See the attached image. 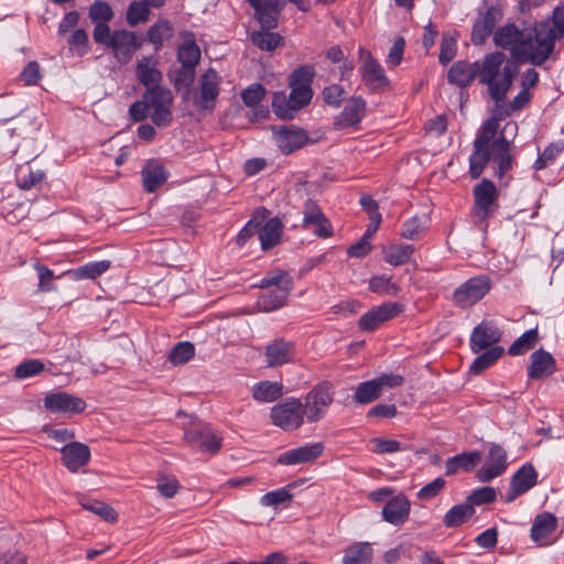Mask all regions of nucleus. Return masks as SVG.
<instances>
[{
  "mask_svg": "<svg viewBox=\"0 0 564 564\" xmlns=\"http://www.w3.org/2000/svg\"><path fill=\"white\" fill-rule=\"evenodd\" d=\"M564 37V3L556 6L544 20L533 22L527 29L514 23L498 28L492 35L496 46L509 51L518 63L533 66L544 64L554 53L556 41Z\"/></svg>",
  "mask_w": 564,
  "mask_h": 564,
  "instance_id": "1",
  "label": "nucleus"
},
{
  "mask_svg": "<svg viewBox=\"0 0 564 564\" xmlns=\"http://www.w3.org/2000/svg\"><path fill=\"white\" fill-rule=\"evenodd\" d=\"M506 115L507 112L498 108L495 116L486 120L475 139L474 151L469 158V173L473 178L480 176L489 160L498 165L499 176H502L511 167L509 141L503 135L496 138L499 120Z\"/></svg>",
  "mask_w": 564,
  "mask_h": 564,
  "instance_id": "2",
  "label": "nucleus"
},
{
  "mask_svg": "<svg viewBox=\"0 0 564 564\" xmlns=\"http://www.w3.org/2000/svg\"><path fill=\"white\" fill-rule=\"evenodd\" d=\"M505 58L501 52H494L487 54L480 63L476 62L480 83L488 86L489 95L497 102L506 97L516 72L510 63H505Z\"/></svg>",
  "mask_w": 564,
  "mask_h": 564,
  "instance_id": "3",
  "label": "nucleus"
},
{
  "mask_svg": "<svg viewBox=\"0 0 564 564\" xmlns=\"http://www.w3.org/2000/svg\"><path fill=\"white\" fill-rule=\"evenodd\" d=\"M95 42L111 48L115 57L121 64L131 61L133 54L141 47L137 35L127 30H117L110 32V28L105 23H97L94 29Z\"/></svg>",
  "mask_w": 564,
  "mask_h": 564,
  "instance_id": "4",
  "label": "nucleus"
},
{
  "mask_svg": "<svg viewBox=\"0 0 564 564\" xmlns=\"http://www.w3.org/2000/svg\"><path fill=\"white\" fill-rule=\"evenodd\" d=\"M220 77L213 68L205 70L197 83V86L191 88L185 99H191L193 105L200 110H213L216 105V99L219 95Z\"/></svg>",
  "mask_w": 564,
  "mask_h": 564,
  "instance_id": "5",
  "label": "nucleus"
},
{
  "mask_svg": "<svg viewBox=\"0 0 564 564\" xmlns=\"http://www.w3.org/2000/svg\"><path fill=\"white\" fill-rule=\"evenodd\" d=\"M145 100L149 107V117L158 127H166L172 122L173 94L165 87L147 89Z\"/></svg>",
  "mask_w": 564,
  "mask_h": 564,
  "instance_id": "6",
  "label": "nucleus"
},
{
  "mask_svg": "<svg viewBox=\"0 0 564 564\" xmlns=\"http://www.w3.org/2000/svg\"><path fill=\"white\" fill-rule=\"evenodd\" d=\"M334 400V386L324 381L316 384L306 395L303 412L310 423L318 422L327 413Z\"/></svg>",
  "mask_w": 564,
  "mask_h": 564,
  "instance_id": "7",
  "label": "nucleus"
},
{
  "mask_svg": "<svg viewBox=\"0 0 564 564\" xmlns=\"http://www.w3.org/2000/svg\"><path fill=\"white\" fill-rule=\"evenodd\" d=\"M110 267V262L102 260L98 262H90L85 265L77 268L76 270H68L61 274H56L54 271L43 267L35 265V271L37 273L39 282H48L54 279H64V280H95L99 278L104 272H106Z\"/></svg>",
  "mask_w": 564,
  "mask_h": 564,
  "instance_id": "8",
  "label": "nucleus"
},
{
  "mask_svg": "<svg viewBox=\"0 0 564 564\" xmlns=\"http://www.w3.org/2000/svg\"><path fill=\"white\" fill-rule=\"evenodd\" d=\"M314 75V68L307 65L300 66L291 73L289 85L291 87V102L294 105L293 109L299 111L312 100L313 91L311 84Z\"/></svg>",
  "mask_w": 564,
  "mask_h": 564,
  "instance_id": "9",
  "label": "nucleus"
},
{
  "mask_svg": "<svg viewBox=\"0 0 564 564\" xmlns=\"http://www.w3.org/2000/svg\"><path fill=\"white\" fill-rule=\"evenodd\" d=\"M403 383V377L394 373H383L372 380L360 383L355 391V400L368 404L380 398L384 388H395Z\"/></svg>",
  "mask_w": 564,
  "mask_h": 564,
  "instance_id": "10",
  "label": "nucleus"
},
{
  "mask_svg": "<svg viewBox=\"0 0 564 564\" xmlns=\"http://www.w3.org/2000/svg\"><path fill=\"white\" fill-rule=\"evenodd\" d=\"M358 53L360 59L359 72L365 85L370 90H384L389 88L390 82L380 63L364 47H360Z\"/></svg>",
  "mask_w": 564,
  "mask_h": 564,
  "instance_id": "11",
  "label": "nucleus"
},
{
  "mask_svg": "<svg viewBox=\"0 0 564 564\" xmlns=\"http://www.w3.org/2000/svg\"><path fill=\"white\" fill-rule=\"evenodd\" d=\"M303 403L295 398L285 400L271 409L272 423L284 431L299 429L303 423Z\"/></svg>",
  "mask_w": 564,
  "mask_h": 564,
  "instance_id": "12",
  "label": "nucleus"
},
{
  "mask_svg": "<svg viewBox=\"0 0 564 564\" xmlns=\"http://www.w3.org/2000/svg\"><path fill=\"white\" fill-rule=\"evenodd\" d=\"M272 132L276 147L284 154L303 148L310 141L307 132L295 126H274Z\"/></svg>",
  "mask_w": 564,
  "mask_h": 564,
  "instance_id": "13",
  "label": "nucleus"
},
{
  "mask_svg": "<svg viewBox=\"0 0 564 564\" xmlns=\"http://www.w3.org/2000/svg\"><path fill=\"white\" fill-rule=\"evenodd\" d=\"M501 330L494 321H482L471 332L470 349L479 354L491 347H498L496 344L501 339Z\"/></svg>",
  "mask_w": 564,
  "mask_h": 564,
  "instance_id": "14",
  "label": "nucleus"
},
{
  "mask_svg": "<svg viewBox=\"0 0 564 564\" xmlns=\"http://www.w3.org/2000/svg\"><path fill=\"white\" fill-rule=\"evenodd\" d=\"M44 406L52 413L74 414L82 413L86 409V402L67 392H55L45 397Z\"/></svg>",
  "mask_w": 564,
  "mask_h": 564,
  "instance_id": "15",
  "label": "nucleus"
},
{
  "mask_svg": "<svg viewBox=\"0 0 564 564\" xmlns=\"http://www.w3.org/2000/svg\"><path fill=\"white\" fill-rule=\"evenodd\" d=\"M507 468L506 451L497 444H491L485 465L477 471L480 481H489L501 475Z\"/></svg>",
  "mask_w": 564,
  "mask_h": 564,
  "instance_id": "16",
  "label": "nucleus"
},
{
  "mask_svg": "<svg viewBox=\"0 0 564 564\" xmlns=\"http://www.w3.org/2000/svg\"><path fill=\"white\" fill-rule=\"evenodd\" d=\"M324 451L322 443H311L292 448L278 456L276 463L284 466L306 464L318 458Z\"/></svg>",
  "mask_w": 564,
  "mask_h": 564,
  "instance_id": "17",
  "label": "nucleus"
},
{
  "mask_svg": "<svg viewBox=\"0 0 564 564\" xmlns=\"http://www.w3.org/2000/svg\"><path fill=\"white\" fill-rule=\"evenodd\" d=\"M186 442L196 451L215 454L221 447V437L209 429H193L185 432Z\"/></svg>",
  "mask_w": 564,
  "mask_h": 564,
  "instance_id": "18",
  "label": "nucleus"
},
{
  "mask_svg": "<svg viewBox=\"0 0 564 564\" xmlns=\"http://www.w3.org/2000/svg\"><path fill=\"white\" fill-rule=\"evenodd\" d=\"M475 206L474 215L479 220L487 218L490 206L497 197V189L492 182L482 180L474 188Z\"/></svg>",
  "mask_w": 564,
  "mask_h": 564,
  "instance_id": "19",
  "label": "nucleus"
},
{
  "mask_svg": "<svg viewBox=\"0 0 564 564\" xmlns=\"http://www.w3.org/2000/svg\"><path fill=\"white\" fill-rule=\"evenodd\" d=\"M398 313L399 308L397 304L383 303L379 306L371 308L359 318V328L366 332L373 330L377 327H379L382 323L397 316Z\"/></svg>",
  "mask_w": 564,
  "mask_h": 564,
  "instance_id": "20",
  "label": "nucleus"
},
{
  "mask_svg": "<svg viewBox=\"0 0 564 564\" xmlns=\"http://www.w3.org/2000/svg\"><path fill=\"white\" fill-rule=\"evenodd\" d=\"M557 528V519L551 512L538 514L532 523L531 539L540 546L552 543L551 535Z\"/></svg>",
  "mask_w": 564,
  "mask_h": 564,
  "instance_id": "21",
  "label": "nucleus"
},
{
  "mask_svg": "<svg viewBox=\"0 0 564 564\" xmlns=\"http://www.w3.org/2000/svg\"><path fill=\"white\" fill-rule=\"evenodd\" d=\"M536 471L531 465L522 466L511 479L505 497L506 502H512L518 496L531 489L536 482Z\"/></svg>",
  "mask_w": 564,
  "mask_h": 564,
  "instance_id": "22",
  "label": "nucleus"
},
{
  "mask_svg": "<svg viewBox=\"0 0 564 564\" xmlns=\"http://www.w3.org/2000/svg\"><path fill=\"white\" fill-rule=\"evenodd\" d=\"M411 510L410 500L402 494L391 498L382 509V518L384 521L401 525L409 520Z\"/></svg>",
  "mask_w": 564,
  "mask_h": 564,
  "instance_id": "23",
  "label": "nucleus"
},
{
  "mask_svg": "<svg viewBox=\"0 0 564 564\" xmlns=\"http://www.w3.org/2000/svg\"><path fill=\"white\" fill-rule=\"evenodd\" d=\"M62 460L65 467L76 473L79 468L87 465L90 459V451L87 445L78 442H70L61 448Z\"/></svg>",
  "mask_w": 564,
  "mask_h": 564,
  "instance_id": "24",
  "label": "nucleus"
},
{
  "mask_svg": "<svg viewBox=\"0 0 564 564\" xmlns=\"http://www.w3.org/2000/svg\"><path fill=\"white\" fill-rule=\"evenodd\" d=\"M288 295V284H262L258 305L262 311L270 312L281 307Z\"/></svg>",
  "mask_w": 564,
  "mask_h": 564,
  "instance_id": "25",
  "label": "nucleus"
},
{
  "mask_svg": "<svg viewBox=\"0 0 564 564\" xmlns=\"http://www.w3.org/2000/svg\"><path fill=\"white\" fill-rule=\"evenodd\" d=\"M501 19V12L495 8H489L486 12L479 14L475 21L471 32V41L475 45L484 44L487 37L495 31L494 28Z\"/></svg>",
  "mask_w": 564,
  "mask_h": 564,
  "instance_id": "26",
  "label": "nucleus"
},
{
  "mask_svg": "<svg viewBox=\"0 0 564 564\" xmlns=\"http://www.w3.org/2000/svg\"><path fill=\"white\" fill-rule=\"evenodd\" d=\"M489 290V284H459L453 293V301L459 307H470L480 301Z\"/></svg>",
  "mask_w": 564,
  "mask_h": 564,
  "instance_id": "27",
  "label": "nucleus"
},
{
  "mask_svg": "<svg viewBox=\"0 0 564 564\" xmlns=\"http://www.w3.org/2000/svg\"><path fill=\"white\" fill-rule=\"evenodd\" d=\"M256 10L262 30H271L278 25L280 12L279 0H247Z\"/></svg>",
  "mask_w": 564,
  "mask_h": 564,
  "instance_id": "28",
  "label": "nucleus"
},
{
  "mask_svg": "<svg viewBox=\"0 0 564 564\" xmlns=\"http://www.w3.org/2000/svg\"><path fill=\"white\" fill-rule=\"evenodd\" d=\"M304 225L314 226V232L323 238L332 236L329 221L322 213L321 208L313 200H307L304 206Z\"/></svg>",
  "mask_w": 564,
  "mask_h": 564,
  "instance_id": "29",
  "label": "nucleus"
},
{
  "mask_svg": "<svg viewBox=\"0 0 564 564\" xmlns=\"http://www.w3.org/2000/svg\"><path fill=\"white\" fill-rule=\"evenodd\" d=\"M366 113V101L361 97L348 100L343 111L336 119V126L340 129L357 126Z\"/></svg>",
  "mask_w": 564,
  "mask_h": 564,
  "instance_id": "30",
  "label": "nucleus"
},
{
  "mask_svg": "<svg viewBox=\"0 0 564 564\" xmlns=\"http://www.w3.org/2000/svg\"><path fill=\"white\" fill-rule=\"evenodd\" d=\"M135 74L138 79L147 89L152 87H161L163 76L158 68V61L154 57H143L137 63Z\"/></svg>",
  "mask_w": 564,
  "mask_h": 564,
  "instance_id": "31",
  "label": "nucleus"
},
{
  "mask_svg": "<svg viewBox=\"0 0 564 564\" xmlns=\"http://www.w3.org/2000/svg\"><path fill=\"white\" fill-rule=\"evenodd\" d=\"M294 348L292 343L276 339L265 348V358L269 367H279L292 360Z\"/></svg>",
  "mask_w": 564,
  "mask_h": 564,
  "instance_id": "32",
  "label": "nucleus"
},
{
  "mask_svg": "<svg viewBox=\"0 0 564 564\" xmlns=\"http://www.w3.org/2000/svg\"><path fill=\"white\" fill-rule=\"evenodd\" d=\"M530 359L529 378L531 379H540L555 371L554 358L543 349L534 351Z\"/></svg>",
  "mask_w": 564,
  "mask_h": 564,
  "instance_id": "33",
  "label": "nucleus"
},
{
  "mask_svg": "<svg viewBox=\"0 0 564 564\" xmlns=\"http://www.w3.org/2000/svg\"><path fill=\"white\" fill-rule=\"evenodd\" d=\"M476 74V63L469 64L464 61H458L449 68L447 78L452 84L466 87L474 80Z\"/></svg>",
  "mask_w": 564,
  "mask_h": 564,
  "instance_id": "34",
  "label": "nucleus"
},
{
  "mask_svg": "<svg viewBox=\"0 0 564 564\" xmlns=\"http://www.w3.org/2000/svg\"><path fill=\"white\" fill-rule=\"evenodd\" d=\"M143 186L148 192H154L163 185L167 178L162 164L150 161L142 170Z\"/></svg>",
  "mask_w": 564,
  "mask_h": 564,
  "instance_id": "35",
  "label": "nucleus"
},
{
  "mask_svg": "<svg viewBox=\"0 0 564 564\" xmlns=\"http://www.w3.org/2000/svg\"><path fill=\"white\" fill-rule=\"evenodd\" d=\"M282 383L268 380L256 383L251 389L252 398L258 402H274L282 395Z\"/></svg>",
  "mask_w": 564,
  "mask_h": 564,
  "instance_id": "36",
  "label": "nucleus"
},
{
  "mask_svg": "<svg viewBox=\"0 0 564 564\" xmlns=\"http://www.w3.org/2000/svg\"><path fill=\"white\" fill-rule=\"evenodd\" d=\"M414 253V247L404 243H390L382 248V254L386 262L391 265H401L406 263Z\"/></svg>",
  "mask_w": 564,
  "mask_h": 564,
  "instance_id": "37",
  "label": "nucleus"
},
{
  "mask_svg": "<svg viewBox=\"0 0 564 564\" xmlns=\"http://www.w3.org/2000/svg\"><path fill=\"white\" fill-rule=\"evenodd\" d=\"M259 240L261 248L268 250L275 246L281 238L282 223L278 218L269 219L264 226H258Z\"/></svg>",
  "mask_w": 564,
  "mask_h": 564,
  "instance_id": "38",
  "label": "nucleus"
},
{
  "mask_svg": "<svg viewBox=\"0 0 564 564\" xmlns=\"http://www.w3.org/2000/svg\"><path fill=\"white\" fill-rule=\"evenodd\" d=\"M249 39L253 45L265 52H272L284 45L283 36L279 33L270 32V30L254 31L250 33Z\"/></svg>",
  "mask_w": 564,
  "mask_h": 564,
  "instance_id": "39",
  "label": "nucleus"
},
{
  "mask_svg": "<svg viewBox=\"0 0 564 564\" xmlns=\"http://www.w3.org/2000/svg\"><path fill=\"white\" fill-rule=\"evenodd\" d=\"M371 560V545L367 542H359L354 543L345 551L343 564H370Z\"/></svg>",
  "mask_w": 564,
  "mask_h": 564,
  "instance_id": "40",
  "label": "nucleus"
},
{
  "mask_svg": "<svg viewBox=\"0 0 564 564\" xmlns=\"http://www.w3.org/2000/svg\"><path fill=\"white\" fill-rule=\"evenodd\" d=\"M297 487V482H291L283 488L267 492L260 498V503L264 507L276 508L281 505L290 502L293 498L292 489Z\"/></svg>",
  "mask_w": 564,
  "mask_h": 564,
  "instance_id": "41",
  "label": "nucleus"
},
{
  "mask_svg": "<svg viewBox=\"0 0 564 564\" xmlns=\"http://www.w3.org/2000/svg\"><path fill=\"white\" fill-rule=\"evenodd\" d=\"M429 223L426 215L411 217L403 224L401 236L410 240L419 239L427 229Z\"/></svg>",
  "mask_w": 564,
  "mask_h": 564,
  "instance_id": "42",
  "label": "nucleus"
},
{
  "mask_svg": "<svg viewBox=\"0 0 564 564\" xmlns=\"http://www.w3.org/2000/svg\"><path fill=\"white\" fill-rule=\"evenodd\" d=\"M475 510L471 505H457L454 506L443 519L444 525L447 528H454L463 524L474 514Z\"/></svg>",
  "mask_w": 564,
  "mask_h": 564,
  "instance_id": "43",
  "label": "nucleus"
},
{
  "mask_svg": "<svg viewBox=\"0 0 564 564\" xmlns=\"http://www.w3.org/2000/svg\"><path fill=\"white\" fill-rule=\"evenodd\" d=\"M195 68L196 67L181 64L180 68L169 74V77L175 88L177 90H185L184 95H187V91L191 90V86L195 78Z\"/></svg>",
  "mask_w": 564,
  "mask_h": 564,
  "instance_id": "44",
  "label": "nucleus"
},
{
  "mask_svg": "<svg viewBox=\"0 0 564 564\" xmlns=\"http://www.w3.org/2000/svg\"><path fill=\"white\" fill-rule=\"evenodd\" d=\"M173 31L171 24L166 20H161L153 24L148 31V40L159 51L164 41L172 37Z\"/></svg>",
  "mask_w": 564,
  "mask_h": 564,
  "instance_id": "45",
  "label": "nucleus"
},
{
  "mask_svg": "<svg viewBox=\"0 0 564 564\" xmlns=\"http://www.w3.org/2000/svg\"><path fill=\"white\" fill-rule=\"evenodd\" d=\"M177 59L183 65L196 67L200 59V48L193 37H188L178 47Z\"/></svg>",
  "mask_w": 564,
  "mask_h": 564,
  "instance_id": "46",
  "label": "nucleus"
},
{
  "mask_svg": "<svg viewBox=\"0 0 564 564\" xmlns=\"http://www.w3.org/2000/svg\"><path fill=\"white\" fill-rule=\"evenodd\" d=\"M503 354L502 347H491L490 349L484 350L470 365L469 371L474 375L480 373L494 365Z\"/></svg>",
  "mask_w": 564,
  "mask_h": 564,
  "instance_id": "47",
  "label": "nucleus"
},
{
  "mask_svg": "<svg viewBox=\"0 0 564 564\" xmlns=\"http://www.w3.org/2000/svg\"><path fill=\"white\" fill-rule=\"evenodd\" d=\"M291 97H286L283 91H276L272 98L273 112L281 119H293L297 109H293Z\"/></svg>",
  "mask_w": 564,
  "mask_h": 564,
  "instance_id": "48",
  "label": "nucleus"
},
{
  "mask_svg": "<svg viewBox=\"0 0 564 564\" xmlns=\"http://www.w3.org/2000/svg\"><path fill=\"white\" fill-rule=\"evenodd\" d=\"M150 17V7L140 1L130 3L127 10V22L130 26H135L139 23L145 22Z\"/></svg>",
  "mask_w": 564,
  "mask_h": 564,
  "instance_id": "49",
  "label": "nucleus"
},
{
  "mask_svg": "<svg viewBox=\"0 0 564 564\" xmlns=\"http://www.w3.org/2000/svg\"><path fill=\"white\" fill-rule=\"evenodd\" d=\"M195 354V347L189 341H182L174 346L169 355V360L177 366L189 361Z\"/></svg>",
  "mask_w": 564,
  "mask_h": 564,
  "instance_id": "50",
  "label": "nucleus"
},
{
  "mask_svg": "<svg viewBox=\"0 0 564 564\" xmlns=\"http://www.w3.org/2000/svg\"><path fill=\"white\" fill-rule=\"evenodd\" d=\"M538 340L536 329H529L521 335L509 348L511 356H520L531 349Z\"/></svg>",
  "mask_w": 564,
  "mask_h": 564,
  "instance_id": "51",
  "label": "nucleus"
},
{
  "mask_svg": "<svg viewBox=\"0 0 564 564\" xmlns=\"http://www.w3.org/2000/svg\"><path fill=\"white\" fill-rule=\"evenodd\" d=\"M84 509L91 511L108 522L117 521V512L109 505L101 501H80Z\"/></svg>",
  "mask_w": 564,
  "mask_h": 564,
  "instance_id": "52",
  "label": "nucleus"
},
{
  "mask_svg": "<svg viewBox=\"0 0 564 564\" xmlns=\"http://www.w3.org/2000/svg\"><path fill=\"white\" fill-rule=\"evenodd\" d=\"M123 301L137 302L140 304L151 303L149 292H145V286L142 284H126L121 294Z\"/></svg>",
  "mask_w": 564,
  "mask_h": 564,
  "instance_id": "53",
  "label": "nucleus"
},
{
  "mask_svg": "<svg viewBox=\"0 0 564 564\" xmlns=\"http://www.w3.org/2000/svg\"><path fill=\"white\" fill-rule=\"evenodd\" d=\"M267 89L262 84L254 83L241 91V98L247 107H257L265 97Z\"/></svg>",
  "mask_w": 564,
  "mask_h": 564,
  "instance_id": "54",
  "label": "nucleus"
},
{
  "mask_svg": "<svg viewBox=\"0 0 564 564\" xmlns=\"http://www.w3.org/2000/svg\"><path fill=\"white\" fill-rule=\"evenodd\" d=\"M113 17L112 9L110 6L105 1H97L95 2L89 11V18L97 23H105L107 24L108 21H110Z\"/></svg>",
  "mask_w": 564,
  "mask_h": 564,
  "instance_id": "55",
  "label": "nucleus"
},
{
  "mask_svg": "<svg viewBox=\"0 0 564 564\" xmlns=\"http://www.w3.org/2000/svg\"><path fill=\"white\" fill-rule=\"evenodd\" d=\"M45 369L44 364L39 359H29L15 368V377L25 379L39 375Z\"/></svg>",
  "mask_w": 564,
  "mask_h": 564,
  "instance_id": "56",
  "label": "nucleus"
},
{
  "mask_svg": "<svg viewBox=\"0 0 564 564\" xmlns=\"http://www.w3.org/2000/svg\"><path fill=\"white\" fill-rule=\"evenodd\" d=\"M43 178V171L29 169L26 173L18 175L17 184L22 189H30L42 182Z\"/></svg>",
  "mask_w": 564,
  "mask_h": 564,
  "instance_id": "57",
  "label": "nucleus"
},
{
  "mask_svg": "<svg viewBox=\"0 0 564 564\" xmlns=\"http://www.w3.org/2000/svg\"><path fill=\"white\" fill-rule=\"evenodd\" d=\"M563 150V147L558 143H552L545 148V150L539 155L538 160L534 163L535 170H542L550 165L555 158Z\"/></svg>",
  "mask_w": 564,
  "mask_h": 564,
  "instance_id": "58",
  "label": "nucleus"
},
{
  "mask_svg": "<svg viewBox=\"0 0 564 564\" xmlns=\"http://www.w3.org/2000/svg\"><path fill=\"white\" fill-rule=\"evenodd\" d=\"M456 39L452 35H444L441 44L440 63L448 64L456 55Z\"/></svg>",
  "mask_w": 564,
  "mask_h": 564,
  "instance_id": "59",
  "label": "nucleus"
},
{
  "mask_svg": "<svg viewBox=\"0 0 564 564\" xmlns=\"http://www.w3.org/2000/svg\"><path fill=\"white\" fill-rule=\"evenodd\" d=\"M156 489L164 498H172L177 494L180 482L176 478L161 476L158 479Z\"/></svg>",
  "mask_w": 564,
  "mask_h": 564,
  "instance_id": "60",
  "label": "nucleus"
},
{
  "mask_svg": "<svg viewBox=\"0 0 564 564\" xmlns=\"http://www.w3.org/2000/svg\"><path fill=\"white\" fill-rule=\"evenodd\" d=\"M445 487V480L441 477L435 478L433 481L429 482L424 487L420 489L417 492V497L421 500H431L436 497Z\"/></svg>",
  "mask_w": 564,
  "mask_h": 564,
  "instance_id": "61",
  "label": "nucleus"
},
{
  "mask_svg": "<svg viewBox=\"0 0 564 564\" xmlns=\"http://www.w3.org/2000/svg\"><path fill=\"white\" fill-rule=\"evenodd\" d=\"M372 452L376 454H391L402 449L401 444L395 440L377 437L372 440Z\"/></svg>",
  "mask_w": 564,
  "mask_h": 564,
  "instance_id": "62",
  "label": "nucleus"
},
{
  "mask_svg": "<svg viewBox=\"0 0 564 564\" xmlns=\"http://www.w3.org/2000/svg\"><path fill=\"white\" fill-rule=\"evenodd\" d=\"M495 499H496V491L491 487L479 488V489L473 491L468 497V501L471 505L489 503V502H492Z\"/></svg>",
  "mask_w": 564,
  "mask_h": 564,
  "instance_id": "63",
  "label": "nucleus"
},
{
  "mask_svg": "<svg viewBox=\"0 0 564 564\" xmlns=\"http://www.w3.org/2000/svg\"><path fill=\"white\" fill-rule=\"evenodd\" d=\"M345 95L344 89L339 85H330L323 90V97L328 105L339 106Z\"/></svg>",
  "mask_w": 564,
  "mask_h": 564,
  "instance_id": "64",
  "label": "nucleus"
}]
</instances>
